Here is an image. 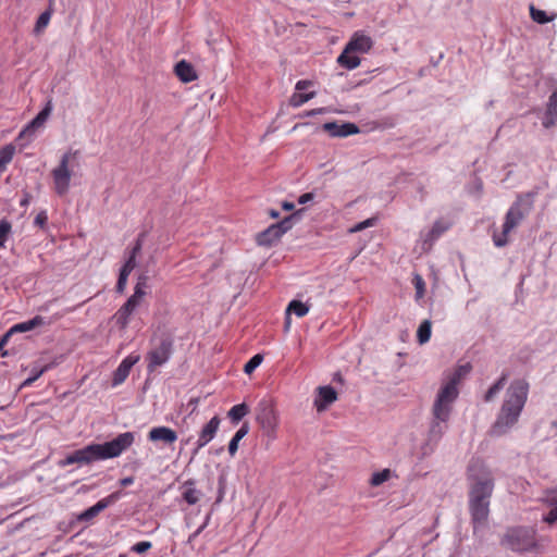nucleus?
Wrapping results in <instances>:
<instances>
[{
    "label": "nucleus",
    "instance_id": "f257e3e1",
    "mask_svg": "<svg viewBox=\"0 0 557 557\" xmlns=\"http://www.w3.org/2000/svg\"><path fill=\"white\" fill-rule=\"evenodd\" d=\"M466 371L465 367H460L440 388L432 407V420L428 431V436L419 449L420 458H425L432 455L447 431L453 404L458 397L457 385L462 373Z\"/></svg>",
    "mask_w": 557,
    "mask_h": 557
},
{
    "label": "nucleus",
    "instance_id": "f03ea898",
    "mask_svg": "<svg viewBox=\"0 0 557 557\" xmlns=\"http://www.w3.org/2000/svg\"><path fill=\"white\" fill-rule=\"evenodd\" d=\"M471 482L469 492V510L474 532L486 525L490 515V498L494 490V478L491 470L480 459L471 460L468 467Z\"/></svg>",
    "mask_w": 557,
    "mask_h": 557
},
{
    "label": "nucleus",
    "instance_id": "7ed1b4c3",
    "mask_svg": "<svg viewBox=\"0 0 557 557\" xmlns=\"http://www.w3.org/2000/svg\"><path fill=\"white\" fill-rule=\"evenodd\" d=\"M134 442V435L129 432L122 433L110 442L102 444H89L76 449L65 458L59 460V467H66L73 463L88 466L92 462L111 459L120 456Z\"/></svg>",
    "mask_w": 557,
    "mask_h": 557
},
{
    "label": "nucleus",
    "instance_id": "20e7f679",
    "mask_svg": "<svg viewBox=\"0 0 557 557\" xmlns=\"http://www.w3.org/2000/svg\"><path fill=\"white\" fill-rule=\"evenodd\" d=\"M529 385L522 380L510 383L495 422L491 428L492 436H502L512 429L519 420L528 398Z\"/></svg>",
    "mask_w": 557,
    "mask_h": 557
},
{
    "label": "nucleus",
    "instance_id": "39448f33",
    "mask_svg": "<svg viewBox=\"0 0 557 557\" xmlns=\"http://www.w3.org/2000/svg\"><path fill=\"white\" fill-rule=\"evenodd\" d=\"M533 198L531 194L519 195L506 213L502 234L494 233L493 242L496 247H504L508 243V235L531 212Z\"/></svg>",
    "mask_w": 557,
    "mask_h": 557
},
{
    "label": "nucleus",
    "instance_id": "423d86ee",
    "mask_svg": "<svg viewBox=\"0 0 557 557\" xmlns=\"http://www.w3.org/2000/svg\"><path fill=\"white\" fill-rule=\"evenodd\" d=\"M172 338L170 334L162 332L154 334L150 342V348L147 352V371L152 374L157 369L168 362L172 355Z\"/></svg>",
    "mask_w": 557,
    "mask_h": 557
},
{
    "label": "nucleus",
    "instance_id": "0eeeda50",
    "mask_svg": "<svg viewBox=\"0 0 557 557\" xmlns=\"http://www.w3.org/2000/svg\"><path fill=\"white\" fill-rule=\"evenodd\" d=\"M503 545L513 552H528L536 546L535 530L533 528H513L507 531Z\"/></svg>",
    "mask_w": 557,
    "mask_h": 557
},
{
    "label": "nucleus",
    "instance_id": "6e6552de",
    "mask_svg": "<svg viewBox=\"0 0 557 557\" xmlns=\"http://www.w3.org/2000/svg\"><path fill=\"white\" fill-rule=\"evenodd\" d=\"M79 154L78 150L65 152L60 163L51 172L54 183V190L58 195L63 196L67 194L70 189V182L72 177V171L70 170V163L73 162Z\"/></svg>",
    "mask_w": 557,
    "mask_h": 557
},
{
    "label": "nucleus",
    "instance_id": "1a4fd4ad",
    "mask_svg": "<svg viewBox=\"0 0 557 557\" xmlns=\"http://www.w3.org/2000/svg\"><path fill=\"white\" fill-rule=\"evenodd\" d=\"M257 422L264 434L273 437L278 424V418L274 407L268 401H261L257 407Z\"/></svg>",
    "mask_w": 557,
    "mask_h": 557
},
{
    "label": "nucleus",
    "instance_id": "9d476101",
    "mask_svg": "<svg viewBox=\"0 0 557 557\" xmlns=\"http://www.w3.org/2000/svg\"><path fill=\"white\" fill-rule=\"evenodd\" d=\"M51 101H48L46 107L20 133L18 139L27 138L28 140H30L36 131L44 126V124L46 123L47 119L51 113Z\"/></svg>",
    "mask_w": 557,
    "mask_h": 557
},
{
    "label": "nucleus",
    "instance_id": "9b49d317",
    "mask_svg": "<svg viewBox=\"0 0 557 557\" xmlns=\"http://www.w3.org/2000/svg\"><path fill=\"white\" fill-rule=\"evenodd\" d=\"M139 299V282L134 286V293L128 298V300L120 308V310L115 314L116 323L121 327H125L127 324L128 317L137 306Z\"/></svg>",
    "mask_w": 557,
    "mask_h": 557
},
{
    "label": "nucleus",
    "instance_id": "f8f14e48",
    "mask_svg": "<svg viewBox=\"0 0 557 557\" xmlns=\"http://www.w3.org/2000/svg\"><path fill=\"white\" fill-rule=\"evenodd\" d=\"M373 47L371 37L364 35L362 32H356L350 40L345 46L346 52L367 53Z\"/></svg>",
    "mask_w": 557,
    "mask_h": 557
},
{
    "label": "nucleus",
    "instance_id": "ddd939ff",
    "mask_svg": "<svg viewBox=\"0 0 557 557\" xmlns=\"http://www.w3.org/2000/svg\"><path fill=\"white\" fill-rule=\"evenodd\" d=\"M138 250H139V238L136 239L129 258L127 259L125 264L120 270V274H119V278H117V283H116V292L119 294H122L124 292L128 275L134 270V268L136 265L135 264V256Z\"/></svg>",
    "mask_w": 557,
    "mask_h": 557
},
{
    "label": "nucleus",
    "instance_id": "4468645a",
    "mask_svg": "<svg viewBox=\"0 0 557 557\" xmlns=\"http://www.w3.org/2000/svg\"><path fill=\"white\" fill-rule=\"evenodd\" d=\"M219 425L220 419L218 416H215L201 429L197 441V446L194 450V455H196L199 451V449L205 447L209 442L213 440L219 429Z\"/></svg>",
    "mask_w": 557,
    "mask_h": 557
},
{
    "label": "nucleus",
    "instance_id": "2eb2a0df",
    "mask_svg": "<svg viewBox=\"0 0 557 557\" xmlns=\"http://www.w3.org/2000/svg\"><path fill=\"white\" fill-rule=\"evenodd\" d=\"M323 129L330 133L333 137H347L355 135L360 132L359 127L355 123H343L337 124L336 122H327L323 124Z\"/></svg>",
    "mask_w": 557,
    "mask_h": 557
},
{
    "label": "nucleus",
    "instance_id": "dca6fc26",
    "mask_svg": "<svg viewBox=\"0 0 557 557\" xmlns=\"http://www.w3.org/2000/svg\"><path fill=\"white\" fill-rule=\"evenodd\" d=\"M337 399V393L332 386L318 387V396L314 399V407L319 412L324 411L331 404Z\"/></svg>",
    "mask_w": 557,
    "mask_h": 557
},
{
    "label": "nucleus",
    "instance_id": "f3484780",
    "mask_svg": "<svg viewBox=\"0 0 557 557\" xmlns=\"http://www.w3.org/2000/svg\"><path fill=\"white\" fill-rule=\"evenodd\" d=\"M148 440L153 443L161 442L165 445H171L177 440V434L168 426H157L149 431Z\"/></svg>",
    "mask_w": 557,
    "mask_h": 557
},
{
    "label": "nucleus",
    "instance_id": "a211bd4d",
    "mask_svg": "<svg viewBox=\"0 0 557 557\" xmlns=\"http://www.w3.org/2000/svg\"><path fill=\"white\" fill-rule=\"evenodd\" d=\"M449 228V225L447 223H444L443 221H436L431 230H429L423 235V249L429 250L434 242L447 230Z\"/></svg>",
    "mask_w": 557,
    "mask_h": 557
},
{
    "label": "nucleus",
    "instance_id": "6ab92c4d",
    "mask_svg": "<svg viewBox=\"0 0 557 557\" xmlns=\"http://www.w3.org/2000/svg\"><path fill=\"white\" fill-rule=\"evenodd\" d=\"M557 123V90H555L548 98L546 111L542 120L545 128H550Z\"/></svg>",
    "mask_w": 557,
    "mask_h": 557
},
{
    "label": "nucleus",
    "instance_id": "aec40b11",
    "mask_svg": "<svg viewBox=\"0 0 557 557\" xmlns=\"http://www.w3.org/2000/svg\"><path fill=\"white\" fill-rule=\"evenodd\" d=\"M182 497L188 505H195L202 496L201 491L197 490L194 480H187L181 486Z\"/></svg>",
    "mask_w": 557,
    "mask_h": 557
},
{
    "label": "nucleus",
    "instance_id": "412c9836",
    "mask_svg": "<svg viewBox=\"0 0 557 557\" xmlns=\"http://www.w3.org/2000/svg\"><path fill=\"white\" fill-rule=\"evenodd\" d=\"M543 500L550 507L549 512L544 516L543 520L548 524H553L557 521V490L547 491Z\"/></svg>",
    "mask_w": 557,
    "mask_h": 557
},
{
    "label": "nucleus",
    "instance_id": "4be33fe9",
    "mask_svg": "<svg viewBox=\"0 0 557 557\" xmlns=\"http://www.w3.org/2000/svg\"><path fill=\"white\" fill-rule=\"evenodd\" d=\"M175 73L184 83L193 82L197 78L195 69L188 62L182 60L175 65Z\"/></svg>",
    "mask_w": 557,
    "mask_h": 557
},
{
    "label": "nucleus",
    "instance_id": "5701e85b",
    "mask_svg": "<svg viewBox=\"0 0 557 557\" xmlns=\"http://www.w3.org/2000/svg\"><path fill=\"white\" fill-rule=\"evenodd\" d=\"M138 357H128L120 364L113 375V384L122 383L128 375L131 368L137 362Z\"/></svg>",
    "mask_w": 557,
    "mask_h": 557
},
{
    "label": "nucleus",
    "instance_id": "b1692460",
    "mask_svg": "<svg viewBox=\"0 0 557 557\" xmlns=\"http://www.w3.org/2000/svg\"><path fill=\"white\" fill-rule=\"evenodd\" d=\"M281 236L276 231L274 224L270 225L265 231L261 232L257 236V243L260 246H272L276 240H278Z\"/></svg>",
    "mask_w": 557,
    "mask_h": 557
},
{
    "label": "nucleus",
    "instance_id": "393cba45",
    "mask_svg": "<svg viewBox=\"0 0 557 557\" xmlns=\"http://www.w3.org/2000/svg\"><path fill=\"white\" fill-rule=\"evenodd\" d=\"M302 213L304 209H300L294 212L293 214L286 216L278 223H275L274 226L278 232V235L282 237L287 231H289L293 227L294 223L300 220Z\"/></svg>",
    "mask_w": 557,
    "mask_h": 557
},
{
    "label": "nucleus",
    "instance_id": "a878e982",
    "mask_svg": "<svg viewBox=\"0 0 557 557\" xmlns=\"http://www.w3.org/2000/svg\"><path fill=\"white\" fill-rule=\"evenodd\" d=\"M352 52H346V49L344 48L343 52L337 58V63L347 69V70H354L360 65V58L357 55H352Z\"/></svg>",
    "mask_w": 557,
    "mask_h": 557
},
{
    "label": "nucleus",
    "instance_id": "bb28decb",
    "mask_svg": "<svg viewBox=\"0 0 557 557\" xmlns=\"http://www.w3.org/2000/svg\"><path fill=\"white\" fill-rule=\"evenodd\" d=\"M310 306L307 302L300 300H292L286 309V314L290 315L294 313L298 318L305 317L309 312Z\"/></svg>",
    "mask_w": 557,
    "mask_h": 557
},
{
    "label": "nucleus",
    "instance_id": "cd10ccee",
    "mask_svg": "<svg viewBox=\"0 0 557 557\" xmlns=\"http://www.w3.org/2000/svg\"><path fill=\"white\" fill-rule=\"evenodd\" d=\"M249 432V425L248 423H244L239 430L235 433L233 438L231 440L228 444V453L231 456H234L238 449V443L242 438H244Z\"/></svg>",
    "mask_w": 557,
    "mask_h": 557
},
{
    "label": "nucleus",
    "instance_id": "c85d7f7f",
    "mask_svg": "<svg viewBox=\"0 0 557 557\" xmlns=\"http://www.w3.org/2000/svg\"><path fill=\"white\" fill-rule=\"evenodd\" d=\"M40 324H42V318L37 315V317L33 318L29 321L15 324L8 332L11 333V336H12L16 332H20V333L21 332H27V331H30V330H33L34 327H36V326H38Z\"/></svg>",
    "mask_w": 557,
    "mask_h": 557
},
{
    "label": "nucleus",
    "instance_id": "c756f323",
    "mask_svg": "<svg viewBox=\"0 0 557 557\" xmlns=\"http://www.w3.org/2000/svg\"><path fill=\"white\" fill-rule=\"evenodd\" d=\"M507 379L508 374L503 373L502 376L488 388V391L484 395V400L486 403L492 401L495 398V396L503 389Z\"/></svg>",
    "mask_w": 557,
    "mask_h": 557
},
{
    "label": "nucleus",
    "instance_id": "7c9ffc66",
    "mask_svg": "<svg viewBox=\"0 0 557 557\" xmlns=\"http://www.w3.org/2000/svg\"><path fill=\"white\" fill-rule=\"evenodd\" d=\"M249 412V407L243 403L233 406L227 416L232 420L233 423H238L246 414Z\"/></svg>",
    "mask_w": 557,
    "mask_h": 557
},
{
    "label": "nucleus",
    "instance_id": "2f4dec72",
    "mask_svg": "<svg viewBox=\"0 0 557 557\" xmlns=\"http://www.w3.org/2000/svg\"><path fill=\"white\" fill-rule=\"evenodd\" d=\"M432 323L430 320H424L418 327L417 338L419 344L423 345L430 341Z\"/></svg>",
    "mask_w": 557,
    "mask_h": 557
},
{
    "label": "nucleus",
    "instance_id": "473e14b6",
    "mask_svg": "<svg viewBox=\"0 0 557 557\" xmlns=\"http://www.w3.org/2000/svg\"><path fill=\"white\" fill-rule=\"evenodd\" d=\"M315 97V92L314 91H311V92H308V94H300V92H295L292 95L290 99H289V104L294 108H298L300 106H302L304 103L308 102L309 100H311L312 98Z\"/></svg>",
    "mask_w": 557,
    "mask_h": 557
},
{
    "label": "nucleus",
    "instance_id": "72a5a7b5",
    "mask_svg": "<svg viewBox=\"0 0 557 557\" xmlns=\"http://www.w3.org/2000/svg\"><path fill=\"white\" fill-rule=\"evenodd\" d=\"M107 505L108 504L106 500L98 502L96 505H94L90 508H88L87 510H85L81 515V519L87 521V520L95 518L97 515H99L100 511H102L107 507Z\"/></svg>",
    "mask_w": 557,
    "mask_h": 557
},
{
    "label": "nucleus",
    "instance_id": "f704fd0d",
    "mask_svg": "<svg viewBox=\"0 0 557 557\" xmlns=\"http://www.w3.org/2000/svg\"><path fill=\"white\" fill-rule=\"evenodd\" d=\"M14 151L15 148L12 145H7L0 150V170H3L11 162Z\"/></svg>",
    "mask_w": 557,
    "mask_h": 557
},
{
    "label": "nucleus",
    "instance_id": "c9c22d12",
    "mask_svg": "<svg viewBox=\"0 0 557 557\" xmlns=\"http://www.w3.org/2000/svg\"><path fill=\"white\" fill-rule=\"evenodd\" d=\"M530 14L534 22L539 24H545L553 20V17H548L545 11L535 9L534 5H530Z\"/></svg>",
    "mask_w": 557,
    "mask_h": 557
},
{
    "label": "nucleus",
    "instance_id": "e433bc0d",
    "mask_svg": "<svg viewBox=\"0 0 557 557\" xmlns=\"http://www.w3.org/2000/svg\"><path fill=\"white\" fill-rule=\"evenodd\" d=\"M389 478H391V470L384 469L380 472L374 473L372 475L370 482L373 486H379V485L383 484L384 482H386Z\"/></svg>",
    "mask_w": 557,
    "mask_h": 557
},
{
    "label": "nucleus",
    "instance_id": "4c0bfd02",
    "mask_svg": "<svg viewBox=\"0 0 557 557\" xmlns=\"http://www.w3.org/2000/svg\"><path fill=\"white\" fill-rule=\"evenodd\" d=\"M263 357L260 354L255 355L244 367L246 374H251L262 362Z\"/></svg>",
    "mask_w": 557,
    "mask_h": 557
},
{
    "label": "nucleus",
    "instance_id": "58836bf2",
    "mask_svg": "<svg viewBox=\"0 0 557 557\" xmlns=\"http://www.w3.org/2000/svg\"><path fill=\"white\" fill-rule=\"evenodd\" d=\"M413 284H414V287H416V297L418 299L422 298L423 295H424V292H425V283H424L423 278L419 274L414 275Z\"/></svg>",
    "mask_w": 557,
    "mask_h": 557
},
{
    "label": "nucleus",
    "instance_id": "ea45409f",
    "mask_svg": "<svg viewBox=\"0 0 557 557\" xmlns=\"http://www.w3.org/2000/svg\"><path fill=\"white\" fill-rule=\"evenodd\" d=\"M50 16H51L50 11L47 10V11L42 12L36 22L35 32L38 33L42 28H45L50 21Z\"/></svg>",
    "mask_w": 557,
    "mask_h": 557
},
{
    "label": "nucleus",
    "instance_id": "a19ab883",
    "mask_svg": "<svg viewBox=\"0 0 557 557\" xmlns=\"http://www.w3.org/2000/svg\"><path fill=\"white\" fill-rule=\"evenodd\" d=\"M11 232V224L3 220L0 222V247L4 246L8 235Z\"/></svg>",
    "mask_w": 557,
    "mask_h": 557
},
{
    "label": "nucleus",
    "instance_id": "79ce46f5",
    "mask_svg": "<svg viewBox=\"0 0 557 557\" xmlns=\"http://www.w3.org/2000/svg\"><path fill=\"white\" fill-rule=\"evenodd\" d=\"M374 223H375V219L374 218L367 219V220H364V221H362L360 223H357L355 226H352L349 230V233H357V232L363 231L367 227L373 226Z\"/></svg>",
    "mask_w": 557,
    "mask_h": 557
},
{
    "label": "nucleus",
    "instance_id": "37998d69",
    "mask_svg": "<svg viewBox=\"0 0 557 557\" xmlns=\"http://www.w3.org/2000/svg\"><path fill=\"white\" fill-rule=\"evenodd\" d=\"M50 368H51V364H46L39 371H37L36 373H33V376H30L24 381L23 386L30 385L33 382H35L39 376H41Z\"/></svg>",
    "mask_w": 557,
    "mask_h": 557
},
{
    "label": "nucleus",
    "instance_id": "c03bdc74",
    "mask_svg": "<svg viewBox=\"0 0 557 557\" xmlns=\"http://www.w3.org/2000/svg\"><path fill=\"white\" fill-rule=\"evenodd\" d=\"M47 221H48L47 213H46V211L42 210L36 215L34 223L36 226H39L40 228L44 230L47 225Z\"/></svg>",
    "mask_w": 557,
    "mask_h": 557
},
{
    "label": "nucleus",
    "instance_id": "a18cd8bd",
    "mask_svg": "<svg viewBox=\"0 0 557 557\" xmlns=\"http://www.w3.org/2000/svg\"><path fill=\"white\" fill-rule=\"evenodd\" d=\"M313 199H314L313 193H306V194H302L301 196H299L298 203L305 205L309 201H312Z\"/></svg>",
    "mask_w": 557,
    "mask_h": 557
},
{
    "label": "nucleus",
    "instance_id": "49530a36",
    "mask_svg": "<svg viewBox=\"0 0 557 557\" xmlns=\"http://www.w3.org/2000/svg\"><path fill=\"white\" fill-rule=\"evenodd\" d=\"M311 85H312V82H311V81L301 79V81H298V82L296 83L295 88H296V90L301 91V90L307 89V88H308V87H310Z\"/></svg>",
    "mask_w": 557,
    "mask_h": 557
},
{
    "label": "nucleus",
    "instance_id": "de8ad7c7",
    "mask_svg": "<svg viewBox=\"0 0 557 557\" xmlns=\"http://www.w3.org/2000/svg\"><path fill=\"white\" fill-rule=\"evenodd\" d=\"M10 337H11V333H9V332H7L4 335H2V337L0 338V351L8 344Z\"/></svg>",
    "mask_w": 557,
    "mask_h": 557
},
{
    "label": "nucleus",
    "instance_id": "09e8293b",
    "mask_svg": "<svg viewBox=\"0 0 557 557\" xmlns=\"http://www.w3.org/2000/svg\"><path fill=\"white\" fill-rule=\"evenodd\" d=\"M282 208H283V210L292 211L295 208V205L293 202H289V201H283L282 202Z\"/></svg>",
    "mask_w": 557,
    "mask_h": 557
},
{
    "label": "nucleus",
    "instance_id": "8fccbe9b",
    "mask_svg": "<svg viewBox=\"0 0 557 557\" xmlns=\"http://www.w3.org/2000/svg\"><path fill=\"white\" fill-rule=\"evenodd\" d=\"M150 548H151V543L150 542L141 541V555H144Z\"/></svg>",
    "mask_w": 557,
    "mask_h": 557
},
{
    "label": "nucleus",
    "instance_id": "3c124183",
    "mask_svg": "<svg viewBox=\"0 0 557 557\" xmlns=\"http://www.w3.org/2000/svg\"><path fill=\"white\" fill-rule=\"evenodd\" d=\"M134 483V478L133 476H127V478H124L121 480V485L122 486H127L129 484Z\"/></svg>",
    "mask_w": 557,
    "mask_h": 557
},
{
    "label": "nucleus",
    "instance_id": "603ef678",
    "mask_svg": "<svg viewBox=\"0 0 557 557\" xmlns=\"http://www.w3.org/2000/svg\"><path fill=\"white\" fill-rule=\"evenodd\" d=\"M30 196L29 194H26L25 197L21 200V206H27L29 203Z\"/></svg>",
    "mask_w": 557,
    "mask_h": 557
},
{
    "label": "nucleus",
    "instance_id": "864d4df0",
    "mask_svg": "<svg viewBox=\"0 0 557 557\" xmlns=\"http://www.w3.org/2000/svg\"><path fill=\"white\" fill-rule=\"evenodd\" d=\"M324 111V109H314V110H311L307 113L308 116H311V115H315V114H320Z\"/></svg>",
    "mask_w": 557,
    "mask_h": 557
},
{
    "label": "nucleus",
    "instance_id": "5fc2aeb1",
    "mask_svg": "<svg viewBox=\"0 0 557 557\" xmlns=\"http://www.w3.org/2000/svg\"><path fill=\"white\" fill-rule=\"evenodd\" d=\"M285 331H288L290 327V318L286 314L285 322H284Z\"/></svg>",
    "mask_w": 557,
    "mask_h": 557
},
{
    "label": "nucleus",
    "instance_id": "6e6d98bb",
    "mask_svg": "<svg viewBox=\"0 0 557 557\" xmlns=\"http://www.w3.org/2000/svg\"><path fill=\"white\" fill-rule=\"evenodd\" d=\"M132 550L139 554V543L134 544Z\"/></svg>",
    "mask_w": 557,
    "mask_h": 557
},
{
    "label": "nucleus",
    "instance_id": "4d7b16f0",
    "mask_svg": "<svg viewBox=\"0 0 557 557\" xmlns=\"http://www.w3.org/2000/svg\"><path fill=\"white\" fill-rule=\"evenodd\" d=\"M270 215H271L272 218L276 219V218H278L280 213H278L277 211H275V210H271V211H270Z\"/></svg>",
    "mask_w": 557,
    "mask_h": 557
},
{
    "label": "nucleus",
    "instance_id": "13d9d810",
    "mask_svg": "<svg viewBox=\"0 0 557 557\" xmlns=\"http://www.w3.org/2000/svg\"><path fill=\"white\" fill-rule=\"evenodd\" d=\"M145 282H144V277L141 276V292H140V295L141 297L145 295V292H144V287H145Z\"/></svg>",
    "mask_w": 557,
    "mask_h": 557
},
{
    "label": "nucleus",
    "instance_id": "bf43d9fd",
    "mask_svg": "<svg viewBox=\"0 0 557 557\" xmlns=\"http://www.w3.org/2000/svg\"><path fill=\"white\" fill-rule=\"evenodd\" d=\"M221 499H222V490L220 491V495H219L216 502L219 503V502H221Z\"/></svg>",
    "mask_w": 557,
    "mask_h": 557
},
{
    "label": "nucleus",
    "instance_id": "052dcab7",
    "mask_svg": "<svg viewBox=\"0 0 557 557\" xmlns=\"http://www.w3.org/2000/svg\"><path fill=\"white\" fill-rule=\"evenodd\" d=\"M2 356H3V357H4V356H8V351H3V352H2Z\"/></svg>",
    "mask_w": 557,
    "mask_h": 557
}]
</instances>
